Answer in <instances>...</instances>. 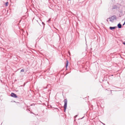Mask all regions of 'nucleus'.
<instances>
[{
    "instance_id": "obj_1",
    "label": "nucleus",
    "mask_w": 125,
    "mask_h": 125,
    "mask_svg": "<svg viewBox=\"0 0 125 125\" xmlns=\"http://www.w3.org/2000/svg\"><path fill=\"white\" fill-rule=\"evenodd\" d=\"M119 5L121 6V4L118 3H117L115 5H114L112 7V10L113 9H119L120 8V7L119 6Z\"/></svg>"
},
{
    "instance_id": "obj_2",
    "label": "nucleus",
    "mask_w": 125,
    "mask_h": 125,
    "mask_svg": "<svg viewBox=\"0 0 125 125\" xmlns=\"http://www.w3.org/2000/svg\"><path fill=\"white\" fill-rule=\"evenodd\" d=\"M108 19H110V21L112 22H113V21L115 20H116V17L115 15H114L113 16H112L110 18H108Z\"/></svg>"
},
{
    "instance_id": "obj_3",
    "label": "nucleus",
    "mask_w": 125,
    "mask_h": 125,
    "mask_svg": "<svg viewBox=\"0 0 125 125\" xmlns=\"http://www.w3.org/2000/svg\"><path fill=\"white\" fill-rule=\"evenodd\" d=\"M64 111L65 112V111L67 107V100L66 99H65L64 100Z\"/></svg>"
},
{
    "instance_id": "obj_4",
    "label": "nucleus",
    "mask_w": 125,
    "mask_h": 125,
    "mask_svg": "<svg viewBox=\"0 0 125 125\" xmlns=\"http://www.w3.org/2000/svg\"><path fill=\"white\" fill-rule=\"evenodd\" d=\"M94 102H96V104L97 106H99V104H101L100 103L101 101H98L96 100V99H94Z\"/></svg>"
},
{
    "instance_id": "obj_5",
    "label": "nucleus",
    "mask_w": 125,
    "mask_h": 125,
    "mask_svg": "<svg viewBox=\"0 0 125 125\" xmlns=\"http://www.w3.org/2000/svg\"><path fill=\"white\" fill-rule=\"evenodd\" d=\"M11 96L14 98H17L18 97L16 95L13 93H12L11 94Z\"/></svg>"
},
{
    "instance_id": "obj_6",
    "label": "nucleus",
    "mask_w": 125,
    "mask_h": 125,
    "mask_svg": "<svg viewBox=\"0 0 125 125\" xmlns=\"http://www.w3.org/2000/svg\"><path fill=\"white\" fill-rule=\"evenodd\" d=\"M116 27H118L119 29H121L122 28V25L120 23V22L118 24Z\"/></svg>"
},
{
    "instance_id": "obj_7",
    "label": "nucleus",
    "mask_w": 125,
    "mask_h": 125,
    "mask_svg": "<svg viewBox=\"0 0 125 125\" xmlns=\"http://www.w3.org/2000/svg\"><path fill=\"white\" fill-rule=\"evenodd\" d=\"M117 28V27L116 26H114V27H109V29L110 30H114L116 28Z\"/></svg>"
},
{
    "instance_id": "obj_8",
    "label": "nucleus",
    "mask_w": 125,
    "mask_h": 125,
    "mask_svg": "<svg viewBox=\"0 0 125 125\" xmlns=\"http://www.w3.org/2000/svg\"><path fill=\"white\" fill-rule=\"evenodd\" d=\"M68 61H67L66 64V67H67L68 66Z\"/></svg>"
},
{
    "instance_id": "obj_9",
    "label": "nucleus",
    "mask_w": 125,
    "mask_h": 125,
    "mask_svg": "<svg viewBox=\"0 0 125 125\" xmlns=\"http://www.w3.org/2000/svg\"><path fill=\"white\" fill-rule=\"evenodd\" d=\"M24 70L23 69H21V72H24Z\"/></svg>"
},
{
    "instance_id": "obj_10",
    "label": "nucleus",
    "mask_w": 125,
    "mask_h": 125,
    "mask_svg": "<svg viewBox=\"0 0 125 125\" xmlns=\"http://www.w3.org/2000/svg\"><path fill=\"white\" fill-rule=\"evenodd\" d=\"M8 3V2H6V3H5V5H6V6H7V4Z\"/></svg>"
},
{
    "instance_id": "obj_11",
    "label": "nucleus",
    "mask_w": 125,
    "mask_h": 125,
    "mask_svg": "<svg viewBox=\"0 0 125 125\" xmlns=\"http://www.w3.org/2000/svg\"><path fill=\"white\" fill-rule=\"evenodd\" d=\"M125 24V21L124 23L122 25L123 26Z\"/></svg>"
},
{
    "instance_id": "obj_12",
    "label": "nucleus",
    "mask_w": 125,
    "mask_h": 125,
    "mask_svg": "<svg viewBox=\"0 0 125 125\" xmlns=\"http://www.w3.org/2000/svg\"><path fill=\"white\" fill-rule=\"evenodd\" d=\"M123 44L125 45V42H123Z\"/></svg>"
},
{
    "instance_id": "obj_13",
    "label": "nucleus",
    "mask_w": 125,
    "mask_h": 125,
    "mask_svg": "<svg viewBox=\"0 0 125 125\" xmlns=\"http://www.w3.org/2000/svg\"><path fill=\"white\" fill-rule=\"evenodd\" d=\"M100 122L101 123H102L104 125H105V124H104V123H102V122H101V121H100Z\"/></svg>"
},
{
    "instance_id": "obj_14",
    "label": "nucleus",
    "mask_w": 125,
    "mask_h": 125,
    "mask_svg": "<svg viewBox=\"0 0 125 125\" xmlns=\"http://www.w3.org/2000/svg\"><path fill=\"white\" fill-rule=\"evenodd\" d=\"M77 116V115H76L74 117H75V118H76Z\"/></svg>"
},
{
    "instance_id": "obj_15",
    "label": "nucleus",
    "mask_w": 125,
    "mask_h": 125,
    "mask_svg": "<svg viewBox=\"0 0 125 125\" xmlns=\"http://www.w3.org/2000/svg\"><path fill=\"white\" fill-rule=\"evenodd\" d=\"M50 19H51V18L50 19H49L48 21H50Z\"/></svg>"
},
{
    "instance_id": "obj_16",
    "label": "nucleus",
    "mask_w": 125,
    "mask_h": 125,
    "mask_svg": "<svg viewBox=\"0 0 125 125\" xmlns=\"http://www.w3.org/2000/svg\"><path fill=\"white\" fill-rule=\"evenodd\" d=\"M42 24H43L44 25L45 24L43 22H42Z\"/></svg>"
},
{
    "instance_id": "obj_17",
    "label": "nucleus",
    "mask_w": 125,
    "mask_h": 125,
    "mask_svg": "<svg viewBox=\"0 0 125 125\" xmlns=\"http://www.w3.org/2000/svg\"><path fill=\"white\" fill-rule=\"evenodd\" d=\"M68 53H69V55H70V52L69 51L68 52Z\"/></svg>"
},
{
    "instance_id": "obj_18",
    "label": "nucleus",
    "mask_w": 125,
    "mask_h": 125,
    "mask_svg": "<svg viewBox=\"0 0 125 125\" xmlns=\"http://www.w3.org/2000/svg\"><path fill=\"white\" fill-rule=\"evenodd\" d=\"M108 19H107V20H106V21H108Z\"/></svg>"
},
{
    "instance_id": "obj_19",
    "label": "nucleus",
    "mask_w": 125,
    "mask_h": 125,
    "mask_svg": "<svg viewBox=\"0 0 125 125\" xmlns=\"http://www.w3.org/2000/svg\"><path fill=\"white\" fill-rule=\"evenodd\" d=\"M113 75H111V76H113Z\"/></svg>"
},
{
    "instance_id": "obj_20",
    "label": "nucleus",
    "mask_w": 125,
    "mask_h": 125,
    "mask_svg": "<svg viewBox=\"0 0 125 125\" xmlns=\"http://www.w3.org/2000/svg\"><path fill=\"white\" fill-rule=\"evenodd\" d=\"M95 118H97V117H96H96H95Z\"/></svg>"
},
{
    "instance_id": "obj_21",
    "label": "nucleus",
    "mask_w": 125,
    "mask_h": 125,
    "mask_svg": "<svg viewBox=\"0 0 125 125\" xmlns=\"http://www.w3.org/2000/svg\"><path fill=\"white\" fill-rule=\"evenodd\" d=\"M102 81H104V80H102Z\"/></svg>"
}]
</instances>
